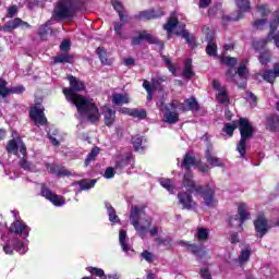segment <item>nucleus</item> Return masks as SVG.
Instances as JSON below:
<instances>
[{"mask_svg": "<svg viewBox=\"0 0 279 279\" xmlns=\"http://www.w3.org/2000/svg\"><path fill=\"white\" fill-rule=\"evenodd\" d=\"M70 82V87L62 89V93L68 101L74 104L76 110L81 117H84L89 123H97L101 119V113H99V107L93 99L85 98L82 94V90H86V84L80 78L70 75L68 76Z\"/></svg>", "mask_w": 279, "mask_h": 279, "instance_id": "obj_1", "label": "nucleus"}, {"mask_svg": "<svg viewBox=\"0 0 279 279\" xmlns=\"http://www.w3.org/2000/svg\"><path fill=\"white\" fill-rule=\"evenodd\" d=\"M183 186L189 193H197L204 199L205 206L208 208H217L215 202V190L210 185H197L193 180V172H185L183 175Z\"/></svg>", "mask_w": 279, "mask_h": 279, "instance_id": "obj_2", "label": "nucleus"}, {"mask_svg": "<svg viewBox=\"0 0 279 279\" xmlns=\"http://www.w3.org/2000/svg\"><path fill=\"white\" fill-rule=\"evenodd\" d=\"M83 8L84 0H59L52 11V19L53 21L74 19Z\"/></svg>", "mask_w": 279, "mask_h": 279, "instance_id": "obj_3", "label": "nucleus"}, {"mask_svg": "<svg viewBox=\"0 0 279 279\" xmlns=\"http://www.w3.org/2000/svg\"><path fill=\"white\" fill-rule=\"evenodd\" d=\"M141 215H145V206L138 207L136 205H132L130 211V221L136 230L138 236H141V239H145L148 232L150 236H158V227L151 228V220H145V225H141Z\"/></svg>", "mask_w": 279, "mask_h": 279, "instance_id": "obj_4", "label": "nucleus"}, {"mask_svg": "<svg viewBox=\"0 0 279 279\" xmlns=\"http://www.w3.org/2000/svg\"><path fill=\"white\" fill-rule=\"evenodd\" d=\"M238 126L240 131V141L236 144V151L242 158L247 154V141L254 138V125L247 118H240L238 120Z\"/></svg>", "mask_w": 279, "mask_h": 279, "instance_id": "obj_5", "label": "nucleus"}, {"mask_svg": "<svg viewBox=\"0 0 279 279\" xmlns=\"http://www.w3.org/2000/svg\"><path fill=\"white\" fill-rule=\"evenodd\" d=\"M111 5L120 19V22H113V32L120 40H128V37L123 35V26L130 23V14L119 0H111Z\"/></svg>", "mask_w": 279, "mask_h": 279, "instance_id": "obj_6", "label": "nucleus"}, {"mask_svg": "<svg viewBox=\"0 0 279 279\" xmlns=\"http://www.w3.org/2000/svg\"><path fill=\"white\" fill-rule=\"evenodd\" d=\"M252 215L247 211V204L240 203L238 206V214L229 216L227 221L230 228H238L239 232H243V225L245 221H250Z\"/></svg>", "mask_w": 279, "mask_h": 279, "instance_id": "obj_7", "label": "nucleus"}, {"mask_svg": "<svg viewBox=\"0 0 279 279\" xmlns=\"http://www.w3.org/2000/svg\"><path fill=\"white\" fill-rule=\"evenodd\" d=\"M135 34L136 36L131 38V45L133 47H138L145 40L148 45H158L159 51H165V41L149 34L146 29L135 31Z\"/></svg>", "mask_w": 279, "mask_h": 279, "instance_id": "obj_8", "label": "nucleus"}, {"mask_svg": "<svg viewBox=\"0 0 279 279\" xmlns=\"http://www.w3.org/2000/svg\"><path fill=\"white\" fill-rule=\"evenodd\" d=\"M29 119L33 121L36 128H40V125H47V116H45V108L40 107V104H35L29 108L28 111Z\"/></svg>", "mask_w": 279, "mask_h": 279, "instance_id": "obj_9", "label": "nucleus"}, {"mask_svg": "<svg viewBox=\"0 0 279 279\" xmlns=\"http://www.w3.org/2000/svg\"><path fill=\"white\" fill-rule=\"evenodd\" d=\"M167 13L165 12V8L159 7L157 9H147L144 11H140L138 14L134 16L136 21H156L158 19H162Z\"/></svg>", "mask_w": 279, "mask_h": 279, "instance_id": "obj_10", "label": "nucleus"}, {"mask_svg": "<svg viewBox=\"0 0 279 279\" xmlns=\"http://www.w3.org/2000/svg\"><path fill=\"white\" fill-rule=\"evenodd\" d=\"M2 247H3V252L5 254H9L10 256L14 254V250L15 252H19V254H25V243H23V241H20L19 238L9 239L2 245Z\"/></svg>", "mask_w": 279, "mask_h": 279, "instance_id": "obj_11", "label": "nucleus"}, {"mask_svg": "<svg viewBox=\"0 0 279 279\" xmlns=\"http://www.w3.org/2000/svg\"><path fill=\"white\" fill-rule=\"evenodd\" d=\"M278 27H279V15H276L275 19L270 22V31L266 39H263L262 41H255L253 44L254 49L258 51L260 47H265L267 43H271V40H274V36H276V32L278 31Z\"/></svg>", "mask_w": 279, "mask_h": 279, "instance_id": "obj_12", "label": "nucleus"}, {"mask_svg": "<svg viewBox=\"0 0 279 279\" xmlns=\"http://www.w3.org/2000/svg\"><path fill=\"white\" fill-rule=\"evenodd\" d=\"M25 93V86L19 85L15 87H8V81L0 77V97L5 99L9 95H23Z\"/></svg>", "mask_w": 279, "mask_h": 279, "instance_id": "obj_13", "label": "nucleus"}, {"mask_svg": "<svg viewBox=\"0 0 279 279\" xmlns=\"http://www.w3.org/2000/svg\"><path fill=\"white\" fill-rule=\"evenodd\" d=\"M40 195L45 197V199H48V202H51L53 206H64L65 204L64 198L53 193L46 184H41Z\"/></svg>", "mask_w": 279, "mask_h": 279, "instance_id": "obj_14", "label": "nucleus"}, {"mask_svg": "<svg viewBox=\"0 0 279 279\" xmlns=\"http://www.w3.org/2000/svg\"><path fill=\"white\" fill-rule=\"evenodd\" d=\"M29 29V27H32V25H29V23L21 20V17H15L13 20L8 21L3 26H2V31L3 32H8L9 34H12V32H14V29Z\"/></svg>", "mask_w": 279, "mask_h": 279, "instance_id": "obj_15", "label": "nucleus"}, {"mask_svg": "<svg viewBox=\"0 0 279 279\" xmlns=\"http://www.w3.org/2000/svg\"><path fill=\"white\" fill-rule=\"evenodd\" d=\"M179 204L182 205V209L184 210H193L197 203L193 199V195L189 192H179L178 193Z\"/></svg>", "mask_w": 279, "mask_h": 279, "instance_id": "obj_16", "label": "nucleus"}, {"mask_svg": "<svg viewBox=\"0 0 279 279\" xmlns=\"http://www.w3.org/2000/svg\"><path fill=\"white\" fill-rule=\"evenodd\" d=\"M254 228L259 239H263V236L269 232V222L267 221V218H265V216H258L254 220Z\"/></svg>", "mask_w": 279, "mask_h": 279, "instance_id": "obj_17", "label": "nucleus"}, {"mask_svg": "<svg viewBox=\"0 0 279 279\" xmlns=\"http://www.w3.org/2000/svg\"><path fill=\"white\" fill-rule=\"evenodd\" d=\"M265 129L267 130V132L279 134V114L278 113H270L266 116Z\"/></svg>", "mask_w": 279, "mask_h": 279, "instance_id": "obj_18", "label": "nucleus"}, {"mask_svg": "<svg viewBox=\"0 0 279 279\" xmlns=\"http://www.w3.org/2000/svg\"><path fill=\"white\" fill-rule=\"evenodd\" d=\"M132 163H134V155L132 153H128L124 157L121 156L116 160L114 169L117 171H123L125 167H130Z\"/></svg>", "mask_w": 279, "mask_h": 279, "instance_id": "obj_19", "label": "nucleus"}, {"mask_svg": "<svg viewBox=\"0 0 279 279\" xmlns=\"http://www.w3.org/2000/svg\"><path fill=\"white\" fill-rule=\"evenodd\" d=\"M9 232L11 234H24L25 236H29V231H27V225H25L21 220H15L13 223H11Z\"/></svg>", "mask_w": 279, "mask_h": 279, "instance_id": "obj_20", "label": "nucleus"}, {"mask_svg": "<svg viewBox=\"0 0 279 279\" xmlns=\"http://www.w3.org/2000/svg\"><path fill=\"white\" fill-rule=\"evenodd\" d=\"M199 165V159L195 158V156H192L191 154L186 153L183 156V160L181 162V169H185L186 173L192 172V167H197Z\"/></svg>", "mask_w": 279, "mask_h": 279, "instance_id": "obj_21", "label": "nucleus"}, {"mask_svg": "<svg viewBox=\"0 0 279 279\" xmlns=\"http://www.w3.org/2000/svg\"><path fill=\"white\" fill-rule=\"evenodd\" d=\"M235 4L239 9L236 11L235 20L245 19V14H247V12H250V9L252 8L250 0H235Z\"/></svg>", "mask_w": 279, "mask_h": 279, "instance_id": "obj_22", "label": "nucleus"}, {"mask_svg": "<svg viewBox=\"0 0 279 279\" xmlns=\"http://www.w3.org/2000/svg\"><path fill=\"white\" fill-rule=\"evenodd\" d=\"M179 245H181V247H186V250L189 252H191L192 254H194V256H199L202 258V256H204L206 253L204 252V248H202V246L197 245V244H190L189 242L184 241V240H180L178 242Z\"/></svg>", "mask_w": 279, "mask_h": 279, "instance_id": "obj_23", "label": "nucleus"}, {"mask_svg": "<svg viewBox=\"0 0 279 279\" xmlns=\"http://www.w3.org/2000/svg\"><path fill=\"white\" fill-rule=\"evenodd\" d=\"M104 120H105V125L107 128H111V125L114 124V121L117 120V111L112 108H105L104 110Z\"/></svg>", "mask_w": 279, "mask_h": 279, "instance_id": "obj_24", "label": "nucleus"}, {"mask_svg": "<svg viewBox=\"0 0 279 279\" xmlns=\"http://www.w3.org/2000/svg\"><path fill=\"white\" fill-rule=\"evenodd\" d=\"M122 112H126L130 117H133V119H140V121L147 119V110L145 109L124 108L122 109Z\"/></svg>", "mask_w": 279, "mask_h": 279, "instance_id": "obj_25", "label": "nucleus"}, {"mask_svg": "<svg viewBox=\"0 0 279 279\" xmlns=\"http://www.w3.org/2000/svg\"><path fill=\"white\" fill-rule=\"evenodd\" d=\"M206 40L208 43L206 47V53L210 58H215L218 51L217 44L215 43V37H213V35H207Z\"/></svg>", "mask_w": 279, "mask_h": 279, "instance_id": "obj_26", "label": "nucleus"}, {"mask_svg": "<svg viewBox=\"0 0 279 279\" xmlns=\"http://www.w3.org/2000/svg\"><path fill=\"white\" fill-rule=\"evenodd\" d=\"M74 57L69 52H62L53 57V64H73Z\"/></svg>", "mask_w": 279, "mask_h": 279, "instance_id": "obj_27", "label": "nucleus"}, {"mask_svg": "<svg viewBox=\"0 0 279 279\" xmlns=\"http://www.w3.org/2000/svg\"><path fill=\"white\" fill-rule=\"evenodd\" d=\"M163 119L166 123H169V125H173L174 123H178V121H180V113L171 111V109L169 108H166Z\"/></svg>", "mask_w": 279, "mask_h": 279, "instance_id": "obj_28", "label": "nucleus"}, {"mask_svg": "<svg viewBox=\"0 0 279 279\" xmlns=\"http://www.w3.org/2000/svg\"><path fill=\"white\" fill-rule=\"evenodd\" d=\"M194 75L195 72H193V59H186L184 61L182 77H184V80H191Z\"/></svg>", "mask_w": 279, "mask_h": 279, "instance_id": "obj_29", "label": "nucleus"}, {"mask_svg": "<svg viewBox=\"0 0 279 279\" xmlns=\"http://www.w3.org/2000/svg\"><path fill=\"white\" fill-rule=\"evenodd\" d=\"M184 104L187 112H199L201 110L199 102H197L195 96L184 99Z\"/></svg>", "mask_w": 279, "mask_h": 279, "instance_id": "obj_30", "label": "nucleus"}, {"mask_svg": "<svg viewBox=\"0 0 279 279\" xmlns=\"http://www.w3.org/2000/svg\"><path fill=\"white\" fill-rule=\"evenodd\" d=\"M96 53L101 62V64H105V66H111L112 60L108 59V51L104 47H98L96 49Z\"/></svg>", "mask_w": 279, "mask_h": 279, "instance_id": "obj_31", "label": "nucleus"}, {"mask_svg": "<svg viewBox=\"0 0 279 279\" xmlns=\"http://www.w3.org/2000/svg\"><path fill=\"white\" fill-rule=\"evenodd\" d=\"M205 158L209 162L210 167H223V161L219 157L213 156L210 148H207L205 151Z\"/></svg>", "mask_w": 279, "mask_h": 279, "instance_id": "obj_32", "label": "nucleus"}, {"mask_svg": "<svg viewBox=\"0 0 279 279\" xmlns=\"http://www.w3.org/2000/svg\"><path fill=\"white\" fill-rule=\"evenodd\" d=\"M155 243L158 247L162 246L166 250H171L173 247V239L169 235L166 238H155Z\"/></svg>", "mask_w": 279, "mask_h": 279, "instance_id": "obj_33", "label": "nucleus"}, {"mask_svg": "<svg viewBox=\"0 0 279 279\" xmlns=\"http://www.w3.org/2000/svg\"><path fill=\"white\" fill-rule=\"evenodd\" d=\"M180 24V20L175 15H170L167 23L163 24V29L168 32V34H171L175 27Z\"/></svg>", "mask_w": 279, "mask_h": 279, "instance_id": "obj_34", "label": "nucleus"}, {"mask_svg": "<svg viewBox=\"0 0 279 279\" xmlns=\"http://www.w3.org/2000/svg\"><path fill=\"white\" fill-rule=\"evenodd\" d=\"M99 151H101V149L97 146L92 148L90 153L85 158V161H84L85 167H89L90 162H95L97 160V156H99Z\"/></svg>", "mask_w": 279, "mask_h": 279, "instance_id": "obj_35", "label": "nucleus"}, {"mask_svg": "<svg viewBox=\"0 0 279 279\" xmlns=\"http://www.w3.org/2000/svg\"><path fill=\"white\" fill-rule=\"evenodd\" d=\"M145 141V137L141 135H135L131 138V143L133 145L134 151H143L145 149V146H143V142Z\"/></svg>", "mask_w": 279, "mask_h": 279, "instance_id": "obj_36", "label": "nucleus"}, {"mask_svg": "<svg viewBox=\"0 0 279 279\" xmlns=\"http://www.w3.org/2000/svg\"><path fill=\"white\" fill-rule=\"evenodd\" d=\"M236 75H239L240 80H247L250 75V70L247 69V61H243L240 63L236 70Z\"/></svg>", "mask_w": 279, "mask_h": 279, "instance_id": "obj_37", "label": "nucleus"}, {"mask_svg": "<svg viewBox=\"0 0 279 279\" xmlns=\"http://www.w3.org/2000/svg\"><path fill=\"white\" fill-rule=\"evenodd\" d=\"M106 208L108 211L109 221H111V223H120L121 219H119V216L117 215V210L114 209V207H112L110 203H107Z\"/></svg>", "mask_w": 279, "mask_h": 279, "instance_id": "obj_38", "label": "nucleus"}, {"mask_svg": "<svg viewBox=\"0 0 279 279\" xmlns=\"http://www.w3.org/2000/svg\"><path fill=\"white\" fill-rule=\"evenodd\" d=\"M185 25L182 26V31L181 32H174L175 36H182V38H184L187 43V45H195V37L191 36V33H189V31H186Z\"/></svg>", "mask_w": 279, "mask_h": 279, "instance_id": "obj_39", "label": "nucleus"}, {"mask_svg": "<svg viewBox=\"0 0 279 279\" xmlns=\"http://www.w3.org/2000/svg\"><path fill=\"white\" fill-rule=\"evenodd\" d=\"M19 145L20 143L16 142L15 138L10 140L5 147L7 154H13V156H19Z\"/></svg>", "mask_w": 279, "mask_h": 279, "instance_id": "obj_40", "label": "nucleus"}, {"mask_svg": "<svg viewBox=\"0 0 279 279\" xmlns=\"http://www.w3.org/2000/svg\"><path fill=\"white\" fill-rule=\"evenodd\" d=\"M216 99L218 104L230 106V96L228 95V90L226 89V87H222V92L217 94Z\"/></svg>", "mask_w": 279, "mask_h": 279, "instance_id": "obj_41", "label": "nucleus"}, {"mask_svg": "<svg viewBox=\"0 0 279 279\" xmlns=\"http://www.w3.org/2000/svg\"><path fill=\"white\" fill-rule=\"evenodd\" d=\"M126 239H128V231L123 229L120 230L119 241L123 252H130V244H128V242L125 241Z\"/></svg>", "mask_w": 279, "mask_h": 279, "instance_id": "obj_42", "label": "nucleus"}, {"mask_svg": "<svg viewBox=\"0 0 279 279\" xmlns=\"http://www.w3.org/2000/svg\"><path fill=\"white\" fill-rule=\"evenodd\" d=\"M236 128H239L238 121H234L233 123H225L222 132H225L227 136L232 137L234 136V130H236Z\"/></svg>", "mask_w": 279, "mask_h": 279, "instance_id": "obj_43", "label": "nucleus"}, {"mask_svg": "<svg viewBox=\"0 0 279 279\" xmlns=\"http://www.w3.org/2000/svg\"><path fill=\"white\" fill-rule=\"evenodd\" d=\"M208 236H210V233H208V229L206 228L197 229L195 238L197 239L198 243H204V241H208Z\"/></svg>", "mask_w": 279, "mask_h": 279, "instance_id": "obj_44", "label": "nucleus"}, {"mask_svg": "<svg viewBox=\"0 0 279 279\" xmlns=\"http://www.w3.org/2000/svg\"><path fill=\"white\" fill-rule=\"evenodd\" d=\"M112 104L114 106H123V104H130V98L123 94H114L112 96Z\"/></svg>", "mask_w": 279, "mask_h": 279, "instance_id": "obj_45", "label": "nucleus"}, {"mask_svg": "<svg viewBox=\"0 0 279 279\" xmlns=\"http://www.w3.org/2000/svg\"><path fill=\"white\" fill-rule=\"evenodd\" d=\"M96 183V180L86 181V179L76 182L81 191H88V189H93Z\"/></svg>", "mask_w": 279, "mask_h": 279, "instance_id": "obj_46", "label": "nucleus"}, {"mask_svg": "<svg viewBox=\"0 0 279 279\" xmlns=\"http://www.w3.org/2000/svg\"><path fill=\"white\" fill-rule=\"evenodd\" d=\"M86 269L92 274V276H96L99 279H106L107 278L106 272L101 268L89 266Z\"/></svg>", "mask_w": 279, "mask_h": 279, "instance_id": "obj_47", "label": "nucleus"}, {"mask_svg": "<svg viewBox=\"0 0 279 279\" xmlns=\"http://www.w3.org/2000/svg\"><path fill=\"white\" fill-rule=\"evenodd\" d=\"M258 61L266 66V64H269L271 62V51L265 50L259 53Z\"/></svg>", "mask_w": 279, "mask_h": 279, "instance_id": "obj_48", "label": "nucleus"}, {"mask_svg": "<svg viewBox=\"0 0 279 279\" xmlns=\"http://www.w3.org/2000/svg\"><path fill=\"white\" fill-rule=\"evenodd\" d=\"M262 77L263 80H265V82H268V84H274V82H276L277 76L275 70H266L264 71Z\"/></svg>", "mask_w": 279, "mask_h": 279, "instance_id": "obj_49", "label": "nucleus"}, {"mask_svg": "<svg viewBox=\"0 0 279 279\" xmlns=\"http://www.w3.org/2000/svg\"><path fill=\"white\" fill-rule=\"evenodd\" d=\"M220 62L222 64H226L227 66H229L230 69H234V66H236V63L239 62V59L234 58V57H222L220 59Z\"/></svg>", "mask_w": 279, "mask_h": 279, "instance_id": "obj_50", "label": "nucleus"}, {"mask_svg": "<svg viewBox=\"0 0 279 279\" xmlns=\"http://www.w3.org/2000/svg\"><path fill=\"white\" fill-rule=\"evenodd\" d=\"M159 184H161V186L163 189H167L169 191V193H173V191L175 189L173 186V182L171 181V179L161 178V179H159Z\"/></svg>", "mask_w": 279, "mask_h": 279, "instance_id": "obj_51", "label": "nucleus"}, {"mask_svg": "<svg viewBox=\"0 0 279 279\" xmlns=\"http://www.w3.org/2000/svg\"><path fill=\"white\" fill-rule=\"evenodd\" d=\"M49 32H51L49 24L48 23L43 24L41 26H39V31H38L39 38H41V40H45V38H47Z\"/></svg>", "mask_w": 279, "mask_h": 279, "instance_id": "obj_52", "label": "nucleus"}, {"mask_svg": "<svg viewBox=\"0 0 279 279\" xmlns=\"http://www.w3.org/2000/svg\"><path fill=\"white\" fill-rule=\"evenodd\" d=\"M251 256H252V251L243 250L240 253L239 260H240V263H247V260H250Z\"/></svg>", "mask_w": 279, "mask_h": 279, "instance_id": "obj_53", "label": "nucleus"}, {"mask_svg": "<svg viewBox=\"0 0 279 279\" xmlns=\"http://www.w3.org/2000/svg\"><path fill=\"white\" fill-rule=\"evenodd\" d=\"M19 166L24 171H32V162H29L25 157L21 158L19 161Z\"/></svg>", "mask_w": 279, "mask_h": 279, "instance_id": "obj_54", "label": "nucleus"}, {"mask_svg": "<svg viewBox=\"0 0 279 279\" xmlns=\"http://www.w3.org/2000/svg\"><path fill=\"white\" fill-rule=\"evenodd\" d=\"M226 77H227V82H234L235 84L236 81H234V77H236V70H234V68H229L226 72Z\"/></svg>", "mask_w": 279, "mask_h": 279, "instance_id": "obj_55", "label": "nucleus"}, {"mask_svg": "<svg viewBox=\"0 0 279 279\" xmlns=\"http://www.w3.org/2000/svg\"><path fill=\"white\" fill-rule=\"evenodd\" d=\"M19 14V7L16 4H13L8 8L7 10V19H14Z\"/></svg>", "mask_w": 279, "mask_h": 279, "instance_id": "obj_56", "label": "nucleus"}, {"mask_svg": "<svg viewBox=\"0 0 279 279\" xmlns=\"http://www.w3.org/2000/svg\"><path fill=\"white\" fill-rule=\"evenodd\" d=\"M141 256L146 263H154V254L151 252L143 251Z\"/></svg>", "mask_w": 279, "mask_h": 279, "instance_id": "obj_57", "label": "nucleus"}, {"mask_svg": "<svg viewBox=\"0 0 279 279\" xmlns=\"http://www.w3.org/2000/svg\"><path fill=\"white\" fill-rule=\"evenodd\" d=\"M60 51H64V53H69V51H71V41L66 39L61 41Z\"/></svg>", "mask_w": 279, "mask_h": 279, "instance_id": "obj_58", "label": "nucleus"}, {"mask_svg": "<svg viewBox=\"0 0 279 279\" xmlns=\"http://www.w3.org/2000/svg\"><path fill=\"white\" fill-rule=\"evenodd\" d=\"M229 241L232 245H236V243H241V239L239 238V232H231L229 235Z\"/></svg>", "mask_w": 279, "mask_h": 279, "instance_id": "obj_59", "label": "nucleus"}, {"mask_svg": "<svg viewBox=\"0 0 279 279\" xmlns=\"http://www.w3.org/2000/svg\"><path fill=\"white\" fill-rule=\"evenodd\" d=\"M163 82H167V76H157L156 78H151L153 86L158 88Z\"/></svg>", "mask_w": 279, "mask_h": 279, "instance_id": "obj_60", "label": "nucleus"}, {"mask_svg": "<svg viewBox=\"0 0 279 279\" xmlns=\"http://www.w3.org/2000/svg\"><path fill=\"white\" fill-rule=\"evenodd\" d=\"M266 24H267V19L255 20L253 22V27H255V29H263L264 25Z\"/></svg>", "mask_w": 279, "mask_h": 279, "instance_id": "obj_61", "label": "nucleus"}, {"mask_svg": "<svg viewBox=\"0 0 279 279\" xmlns=\"http://www.w3.org/2000/svg\"><path fill=\"white\" fill-rule=\"evenodd\" d=\"M114 169H116V168L108 167V168L105 170L104 178H106V180H112V178H114Z\"/></svg>", "mask_w": 279, "mask_h": 279, "instance_id": "obj_62", "label": "nucleus"}, {"mask_svg": "<svg viewBox=\"0 0 279 279\" xmlns=\"http://www.w3.org/2000/svg\"><path fill=\"white\" fill-rule=\"evenodd\" d=\"M210 166H208V163H202V159H199L198 165L196 166V169H198V171L201 173H208V169Z\"/></svg>", "mask_w": 279, "mask_h": 279, "instance_id": "obj_63", "label": "nucleus"}, {"mask_svg": "<svg viewBox=\"0 0 279 279\" xmlns=\"http://www.w3.org/2000/svg\"><path fill=\"white\" fill-rule=\"evenodd\" d=\"M201 278L203 279H213V275L208 271V268H202L199 271Z\"/></svg>", "mask_w": 279, "mask_h": 279, "instance_id": "obj_64", "label": "nucleus"}]
</instances>
